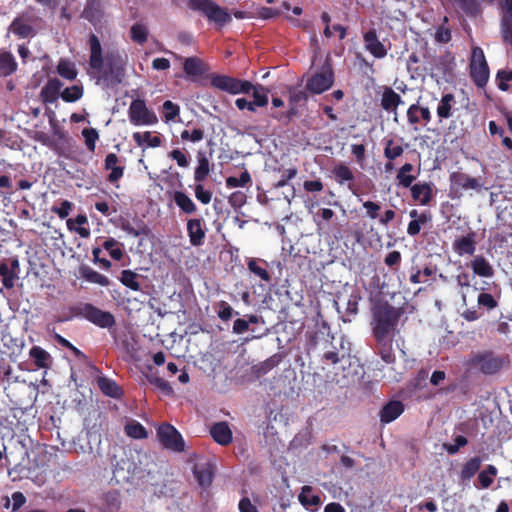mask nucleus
Listing matches in <instances>:
<instances>
[{
    "instance_id": "nucleus-3",
    "label": "nucleus",
    "mask_w": 512,
    "mask_h": 512,
    "mask_svg": "<svg viewBox=\"0 0 512 512\" xmlns=\"http://www.w3.org/2000/svg\"><path fill=\"white\" fill-rule=\"evenodd\" d=\"M69 311L71 315L64 317L61 321H69L74 317H81L99 328L108 329L112 336L116 332V319L109 311L102 310L91 303L84 302L70 306Z\"/></svg>"
},
{
    "instance_id": "nucleus-14",
    "label": "nucleus",
    "mask_w": 512,
    "mask_h": 512,
    "mask_svg": "<svg viewBox=\"0 0 512 512\" xmlns=\"http://www.w3.org/2000/svg\"><path fill=\"white\" fill-rule=\"evenodd\" d=\"M409 188L411 191V197L414 202L422 206L430 204L433 198V190L430 183L418 182L415 184H411Z\"/></svg>"
},
{
    "instance_id": "nucleus-21",
    "label": "nucleus",
    "mask_w": 512,
    "mask_h": 512,
    "mask_svg": "<svg viewBox=\"0 0 512 512\" xmlns=\"http://www.w3.org/2000/svg\"><path fill=\"white\" fill-rule=\"evenodd\" d=\"M63 84L57 79H49L45 86L41 89L40 98L43 103H54L57 101Z\"/></svg>"
},
{
    "instance_id": "nucleus-60",
    "label": "nucleus",
    "mask_w": 512,
    "mask_h": 512,
    "mask_svg": "<svg viewBox=\"0 0 512 512\" xmlns=\"http://www.w3.org/2000/svg\"><path fill=\"white\" fill-rule=\"evenodd\" d=\"M428 379V370L427 369H420L416 376L410 381V387L413 390H421L426 386V381Z\"/></svg>"
},
{
    "instance_id": "nucleus-56",
    "label": "nucleus",
    "mask_w": 512,
    "mask_h": 512,
    "mask_svg": "<svg viewBox=\"0 0 512 512\" xmlns=\"http://www.w3.org/2000/svg\"><path fill=\"white\" fill-rule=\"evenodd\" d=\"M83 96V88L79 85H73L71 87H67L61 93V98L63 101L71 103L79 100Z\"/></svg>"
},
{
    "instance_id": "nucleus-26",
    "label": "nucleus",
    "mask_w": 512,
    "mask_h": 512,
    "mask_svg": "<svg viewBox=\"0 0 512 512\" xmlns=\"http://www.w3.org/2000/svg\"><path fill=\"white\" fill-rule=\"evenodd\" d=\"M97 385L100 391L108 397L118 399L123 395L121 387L110 378L104 376L98 377Z\"/></svg>"
},
{
    "instance_id": "nucleus-34",
    "label": "nucleus",
    "mask_w": 512,
    "mask_h": 512,
    "mask_svg": "<svg viewBox=\"0 0 512 512\" xmlns=\"http://www.w3.org/2000/svg\"><path fill=\"white\" fill-rule=\"evenodd\" d=\"M18 64L11 52H0V77H8L17 70Z\"/></svg>"
},
{
    "instance_id": "nucleus-9",
    "label": "nucleus",
    "mask_w": 512,
    "mask_h": 512,
    "mask_svg": "<svg viewBox=\"0 0 512 512\" xmlns=\"http://www.w3.org/2000/svg\"><path fill=\"white\" fill-rule=\"evenodd\" d=\"M334 83V72L329 64L322 66L320 71L314 73L306 83V89L312 94H321L329 90Z\"/></svg>"
},
{
    "instance_id": "nucleus-57",
    "label": "nucleus",
    "mask_w": 512,
    "mask_h": 512,
    "mask_svg": "<svg viewBox=\"0 0 512 512\" xmlns=\"http://www.w3.org/2000/svg\"><path fill=\"white\" fill-rule=\"evenodd\" d=\"M82 136L84 137L87 149L93 153L96 148V142L99 139L98 131L95 128H84Z\"/></svg>"
},
{
    "instance_id": "nucleus-45",
    "label": "nucleus",
    "mask_w": 512,
    "mask_h": 512,
    "mask_svg": "<svg viewBox=\"0 0 512 512\" xmlns=\"http://www.w3.org/2000/svg\"><path fill=\"white\" fill-rule=\"evenodd\" d=\"M132 137L138 146H143V144L146 143L147 146L156 148L159 147L162 143L160 136H152L151 132L149 131L144 133L134 132Z\"/></svg>"
},
{
    "instance_id": "nucleus-2",
    "label": "nucleus",
    "mask_w": 512,
    "mask_h": 512,
    "mask_svg": "<svg viewBox=\"0 0 512 512\" xmlns=\"http://www.w3.org/2000/svg\"><path fill=\"white\" fill-rule=\"evenodd\" d=\"M402 310L385 303L376 305L373 309V336L375 340L382 341L391 337L398 325Z\"/></svg>"
},
{
    "instance_id": "nucleus-50",
    "label": "nucleus",
    "mask_w": 512,
    "mask_h": 512,
    "mask_svg": "<svg viewBox=\"0 0 512 512\" xmlns=\"http://www.w3.org/2000/svg\"><path fill=\"white\" fill-rule=\"evenodd\" d=\"M431 221V214L429 212H422L418 219L411 220L407 227V233L410 236H416L421 230V226Z\"/></svg>"
},
{
    "instance_id": "nucleus-39",
    "label": "nucleus",
    "mask_w": 512,
    "mask_h": 512,
    "mask_svg": "<svg viewBox=\"0 0 512 512\" xmlns=\"http://www.w3.org/2000/svg\"><path fill=\"white\" fill-rule=\"evenodd\" d=\"M10 30L20 38H27L34 35L33 27L27 23L23 17H16L10 25Z\"/></svg>"
},
{
    "instance_id": "nucleus-32",
    "label": "nucleus",
    "mask_w": 512,
    "mask_h": 512,
    "mask_svg": "<svg viewBox=\"0 0 512 512\" xmlns=\"http://www.w3.org/2000/svg\"><path fill=\"white\" fill-rule=\"evenodd\" d=\"M299 502L306 508L312 509L317 508L321 504V498L317 494H313V488L305 485L302 487L301 492L298 496Z\"/></svg>"
},
{
    "instance_id": "nucleus-5",
    "label": "nucleus",
    "mask_w": 512,
    "mask_h": 512,
    "mask_svg": "<svg viewBox=\"0 0 512 512\" xmlns=\"http://www.w3.org/2000/svg\"><path fill=\"white\" fill-rule=\"evenodd\" d=\"M188 7L203 13L210 22H214L219 27L225 26L232 20L227 9L220 7L213 0H189Z\"/></svg>"
},
{
    "instance_id": "nucleus-28",
    "label": "nucleus",
    "mask_w": 512,
    "mask_h": 512,
    "mask_svg": "<svg viewBox=\"0 0 512 512\" xmlns=\"http://www.w3.org/2000/svg\"><path fill=\"white\" fill-rule=\"evenodd\" d=\"M193 473L201 487L207 488L212 484L214 473L213 466L210 463H207L205 466L195 465L193 468Z\"/></svg>"
},
{
    "instance_id": "nucleus-23",
    "label": "nucleus",
    "mask_w": 512,
    "mask_h": 512,
    "mask_svg": "<svg viewBox=\"0 0 512 512\" xmlns=\"http://www.w3.org/2000/svg\"><path fill=\"white\" fill-rule=\"evenodd\" d=\"M332 173L336 182L340 185L344 183H348V188L354 192L353 181L355 179L353 171L344 163H339L335 165L332 169Z\"/></svg>"
},
{
    "instance_id": "nucleus-61",
    "label": "nucleus",
    "mask_w": 512,
    "mask_h": 512,
    "mask_svg": "<svg viewBox=\"0 0 512 512\" xmlns=\"http://www.w3.org/2000/svg\"><path fill=\"white\" fill-rule=\"evenodd\" d=\"M468 444V440L463 435H458L454 438L453 444H444V449L450 455H455L459 452L460 448L466 446Z\"/></svg>"
},
{
    "instance_id": "nucleus-58",
    "label": "nucleus",
    "mask_w": 512,
    "mask_h": 512,
    "mask_svg": "<svg viewBox=\"0 0 512 512\" xmlns=\"http://www.w3.org/2000/svg\"><path fill=\"white\" fill-rule=\"evenodd\" d=\"M477 304L481 308H485L488 311H491L498 307V301L495 297L486 292H481L477 297Z\"/></svg>"
},
{
    "instance_id": "nucleus-44",
    "label": "nucleus",
    "mask_w": 512,
    "mask_h": 512,
    "mask_svg": "<svg viewBox=\"0 0 512 512\" xmlns=\"http://www.w3.org/2000/svg\"><path fill=\"white\" fill-rule=\"evenodd\" d=\"M253 100L250 101L252 106L256 109L257 107H266L269 102L268 98V88L263 85H254V88L251 89Z\"/></svg>"
},
{
    "instance_id": "nucleus-25",
    "label": "nucleus",
    "mask_w": 512,
    "mask_h": 512,
    "mask_svg": "<svg viewBox=\"0 0 512 512\" xmlns=\"http://www.w3.org/2000/svg\"><path fill=\"white\" fill-rule=\"evenodd\" d=\"M469 68L470 77L474 84L479 88H483L489 79V67L487 62L476 65H469Z\"/></svg>"
},
{
    "instance_id": "nucleus-11",
    "label": "nucleus",
    "mask_w": 512,
    "mask_h": 512,
    "mask_svg": "<svg viewBox=\"0 0 512 512\" xmlns=\"http://www.w3.org/2000/svg\"><path fill=\"white\" fill-rule=\"evenodd\" d=\"M500 32L505 44H512V0L501 2Z\"/></svg>"
},
{
    "instance_id": "nucleus-24",
    "label": "nucleus",
    "mask_w": 512,
    "mask_h": 512,
    "mask_svg": "<svg viewBox=\"0 0 512 512\" xmlns=\"http://www.w3.org/2000/svg\"><path fill=\"white\" fill-rule=\"evenodd\" d=\"M79 273L81 277L87 282L98 284L103 287H108L110 285V280L108 277L95 271L88 265H81L79 268Z\"/></svg>"
},
{
    "instance_id": "nucleus-42",
    "label": "nucleus",
    "mask_w": 512,
    "mask_h": 512,
    "mask_svg": "<svg viewBox=\"0 0 512 512\" xmlns=\"http://www.w3.org/2000/svg\"><path fill=\"white\" fill-rule=\"evenodd\" d=\"M198 165L194 172V179L196 182L204 181L210 173V163L206 155L199 151L197 154Z\"/></svg>"
},
{
    "instance_id": "nucleus-4",
    "label": "nucleus",
    "mask_w": 512,
    "mask_h": 512,
    "mask_svg": "<svg viewBox=\"0 0 512 512\" xmlns=\"http://www.w3.org/2000/svg\"><path fill=\"white\" fill-rule=\"evenodd\" d=\"M468 365L486 376L500 373L510 365L507 354H497L492 350L478 351L472 355Z\"/></svg>"
},
{
    "instance_id": "nucleus-47",
    "label": "nucleus",
    "mask_w": 512,
    "mask_h": 512,
    "mask_svg": "<svg viewBox=\"0 0 512 512\" xmlns=\"http://www.w3.org/2000/svg\"><path fill=\"white\" fill-rule=\"evenodd\" d=\"M119 280L124 286L130 288L133 291L141 290L140 283L138 282V274L132 270H123Z\"/></svg>"
},
{
    "instance_id": "nucleus-18",
    "label": "nucleus",
    "mask_w": 512,
    "mask_h": 512,
    "mask_svg": "<svg viewBox=\"0 0 512 512\" xmlns=\"http://www.w3.org/2000/svg\"><path fill=\"white\" fill-rule=\"evenodd\" d=\"M210 435L217 444L222 446L230 444L233 438L232 431L225 421L214 423L210 428Z\"/></svg>"
},
{
    "instance_id": "nucleus-22",
    "label": "nucleus",
    "mask_w": 512,
    "mask_h": 512,
    "mask_svg": "<svg viewBox=\"0 0 512 512\" xmlns=\"http://www.w3.org/2000/svg\"><path fill=\"white\" fill-rule=\"evenodd\" d=\"M401 96L396 93L391 87H384L380 105L383 110L387 112L396 113L399 105L403 104Z\"/></svg>"
},
{
    "instance_id": "nucleus-37",
    "label": "nucleus",
    "mask_w": 512,
    "mask_h": 512,
    "mask_svg": "<svg viewBox=\"0 0 512 512\" xmlns=\"http://www.w3.org/2000/svg\"><path fill=\"white\" fill-rule=\"evenodd\" d=\"M173 200L179 209L185 214H194L197 211L196 204L182 191H175Z\"/></svg>"
},
{
    "instance_id": "nucleus-43",
    "label": "nucleus",
    "mask_w": 512,
    "mask_h": 512,
    "mask_svg": "<svg viewBox=\"0 0 512 512\" xmlns=\"http://www.w3.org/2000/svg\"><path fill=\"white\" fill-rule=\"evenodd\" d=\"M453 2L468 16L475 18L482 13L478 0H453Z\"/></svg>"
},
{
    "instance_id": "nucleus-63",
    "label": "nucleus",
    "mask_w": 512,
    "mask_h": 512,
    "mask_svg": "<svg viewBox=\"0 0 512 512\" xmlns=\"http://www.w3.org/2000/svg\"><path fill=\"white\" fill-rule=\"evenodd\" d=\"M362 206L366 210V217H368L371 220L379 219V212L381 210V206L378 202L368 200L363 202Z\"/></svg>"
},
{
    "instance_id": "nucleus-15",
    "label": "nucleus",
    "mask_w": 512,
    "mask_h": 512,
    "mask_svg": "<svg viewBox=\"0 0 512 512\" xmlns=\"http://www.w3.org/2000/svg\"><path fill=\"white\" fill-rule=\"evenodd\" d=\"M365 48L375 58L381 59L387 55V49L382 42L379 41L375 29H370L363 35Z\"/></svg>"
},
{
    "instance_id": "nucleus-48",
    "label": "nucleus",
    "mask_w": 512,
    "mask_h": 512,
    "mask_svg": "<svg viewBox=\"0 0 512 512\" xmlns=\"http://www.w3.org/2000/svg\"><path fill=\"white\" fill-rule=\"evenodd\" d=\"M58 74L67 79L74 80L77 77V71L74 63L66 59H61L57 65Z\"/></svg>"
},
{
    "instance_id": "nucleus-6",
    "label": "nucleus",
    "mask_w": 512,
    "mask_h": 512,
    "mask_svg": "<svg viewBox=\"0 0 512 512\" xmlns=\"http://www.w3.org/2000/svg\"><path fill=\"white\" fill-rule=\"evenodd\" d=\"M211 84L213 87L233 95L249 94L251 89L254 88V84L248 80H241L227 75L213 76Z\"/></svg>"
},
{
    "instance_id": "nucleus-13",
    "label": "nucleus",
    "mask_w": 512,
    "mask_h": 512,
    "mask_svg": "<svg viewBox=\"0 0 512 512\" xmlns=\"http://www.w3.org/2000/svg\"><path fill=\"white\" fill-rule=\"evenodd\" d=\"M451 189L454 188L462 190H477L481 189V184L478 179L469 176L466 173L457 171L450 175Z\"/></svg>"
},
{
    "instance_id": "nucleus-54",
    "label": "nucleus",
    "mask_w": 512,
    "mask_h": 512,
    "mask_svg": "<svg viewBox=\"0 0 512 512\" xmlns=\"http://www.w3.org/2000/svg\"><path fill=\"white\" fill-rule=\"evenodd\" d=\"M163 118L166 123L174 121L180 114L179 105L170 100H166L162 105Z\"/></svg>"
},
{
    "instance_id": "nucleus-8",
    "label": "nucleus",
    "mask_w": 512,
    "mask_h": 512,
    "mask_svg": "<svg viewBox=\"0 0 512 512\" xmlns=\"http://www.w3.org/2000/svg\"><path fill=\"white\" fill-rule=\"evenodd\" d=\"M157 438L166 449L175 452H183L185 449V441L182 435L169 423H163L157 428Z\"/></svg>"
},
{
    "instance_id": "nucleus-62",
    "label": "nucleus",
    "mask_w": 512,
    "mask_h": 512,
    "mask_svg": "<svg viewBox=\"0 0 512 512\" xmlns=\"http://www.w3.org/2000/svg\"><path fill=\"white\" fill-rule=\"evenodd\" d=\"M181 139L183 141H191L193 143L200 142L204 139V130L201 128H194L193 130H183L181 132Z\"/></svg>"
},
{
    "instance_id": "nucleus-41",
    "label": "nucleus",
    "mask_w": 512,
    "mask_h": 512,
    "mask_svg": "<svg viewBox=\"0 0 512 512\" xmlns=\"http://www.w3.org/2000/svg\"><path fill=\"white\" fill-rule=\"evenodd\" d=\"M101 16L102 11L100 1L88 0L82 12V17L91 23H95L96 21L100 20Z\"/></svg>"
},
{
    "instance_id": "nucleus-59",
    "label": "nucleus",
    "mask_w": 512,
    "mask_h": 512,
    "mask_svg": "<svg viewBox=\"0 0 512 512\" xmlns=\"http://www.w3.org/2000/svg\"><path fill=\"white\" fill-rule=\"evenodd\" d=\"M217 306V315L222 321L230 320L234 314L238 315V312L234 311L226 301H219Z\"/></svg>"
},
{
    "instance_id": "nucleus-52",
    "label": "nucleus",
    "mask_w": 512,
    "mask_h": 512,
    "mask_svg": "<svg viewBox=\"0 0 512 512\" xmlns=\"http://www.w3.org/2000/svg\"><path fill=\"white\" fill-rule=\"evenodd\" d=\"M497 475V468L494 465H488L485 470L478 475V482L482 489L489 488L493 483V477Z\"/></svg>"
},
{
    "instance_id": "nucleus-30",
    "label": "nucleus",
    "mask_w": 512,
    "mask_h": 512,
    "mask_svg": "<svg viewBox=\"0 0 512 512\" xmlns=\"http://www.w3.org/2000/svg\"><path fill=\"white\" fill-rule=\"evenodd\" d=\"M121 507V494L118 490H110L103 495V512H120Z\"/></svg>"
},
{
    "instance_id": "nucleus-16",
    "label": "nucleus",
    "mask_w": 512,
    "mask_h": 512,
    "mask_svg": "<svg viewBox=\"0 0 512 512\" xmlns=\"http://www.w3.org/2000/svg\"><path fill=\"white\" fill-rule=\"evenodd\" d=\"M384 157L388 160L385 163V170L390 171L394 168L393 161L401 157L404 153V148L401 143H398L392 138L384 139Z\"/></svg>"
},
{
    "instance_id": "nucleus-10",
    "label": "nucleus",
    "mask_w": 512,
    "mask_h": 512,
    "mask_svg": "<svg viewBox=\"0 0 512 512\" xmlns=\"http://www.w3.org/2000/svg\"><path fill=\"white\" fill-rule=\"evenodd\" d=\"M20 262L17 257L0 261V280L5 289L11 290L19 280Z\"/></svg>"
},
{
    "instance_id": "nucleus-53",
    "label": "nucleus",
    "mask_w": 512,
    "mask_h": 512,
    "mask_svg": "<svg viewBox=\"0 0 512 512\" xmlns=\"http://www.w3.org/2000/svg\"><path fill=\"white\" fill-rule=\"evenodd\" d=\"M103 248L109 253L110 257L119 261L123 257V250L119 247V243L114 238H108L103 243Z\"/></svg>"
},
{
    "instance_id": "nucleus-51",
    "label": "nucleus",
    "mask_w": 512,
    "mask_h": 512,
    "mask_svg": "<svg viewBox=\"0 0 512 512\" xmlns=\"http://www.w3.org/2000/svg\"><path fill=\"white\" fill-rule=\"evenodd\" d=\"M148 29L142 23H135L130 29V37L137 44H144L148 39Z\"/></svg>"
},
{
    "instance_id": "nucleus-7",
    "label": "nucleus",
    "mask_w": 512,
    "mask_h": 512,
    "mask_svg": "<svg viewBox=\"0 0 512 512\" xmlns=\"http://www.w3.org/2000/svg\"><path fill=\"white\" fill-rule=\"evenodd\" d=\"M128 117L131 124L135 126L155 125L158 123V117L154 111L150 110L143 99H134L128 109Z\"/></svg>"
},
{
    "instance_id": "nucleus-29",
    "label": "nucleus",
    "mask_w": 512,
    "mask_h": 512,
    "mask_svg": "<svg viewBox=\"0 0 512 512\" xmlns=\"http://www.w3.org/2000/svg\"><path fill=\"white\" fill-rule=\"evenodd\" d=\"M147 381L156 386L158 389H160L165 395H172L173 389L171 385L164 380L163 378L158 376L157 371L154 370L153 366L148 365L147 366V372L144 373Z\"/></svg>"
},
{
    "instance_id": "nucleus-46",
    "label": "nucleus",
    "mask_w": 512,
    "mask_h": 512,
    "mask_svg": "<svg viewBox=\"0 0 512 512\" xmlns=\"http://www.w3.org/2000/svg\"><path fill=\"white\" fill-rule=\"evenodd\" d=\"M88 219L85 214H79L75 219L67 220V227L69 230H75L82 238H88L90 236V230L85 227H81L86 224Z\"/></svg>"
},
{
    "instance_id": "nucleus-33",
    "label": "nucleus",
    "mask_w": 512,
    "mask_h": 512,
    "mask_svg": "<svg viewBox=\"0 0 512 512\" xmlns=\"http://www.w3.org/2000/svg\"><path fill=\"white\" fill-rule=\"evenodd\" d=\"M267 262L262 259H250L247 263L249 271L264 282L271 281V275L267 270Z\"/></svg>"
},
{
    "instance_id": "nucleus-38",
    "label": "nucleus",
    "mask_w": 512,
    "mask_h": 512,
    "mask_svg": "<svg viewBox=\"0 0 512 512\" xmlns=\"http://www.w3.org/2000/svg\"><path fill=\"white\" fill-rule=\"evenodd\" d=\"M414 169V166L411 163H405L402 165L396 175V180L398 185L403 188H408L413 184L416 180V175L410 174Z\"/></svg>"
},
{
    "instance_id": "nucleus-20",
    "label": "nucleus",
    "mask_w": 512,
    "mask_h": 512,
    "mask_svg": "<svg viewBox=\"0 0 512 512\" xmlns=\"http://www.w3.org/2000/svg\"><path fill=\"white\" fill-rule=\"evenodd\" d=\"M475 233L470 232L453 242V250L460 256L473 255L476 249Z\"/></svg>"
},
{
    "instance_id": "nucleus-36",
    "label": "nucleus",
    "mask_w": 512,
    "mask_h": 512,
    "mask_svg": "<svg viewBox=\"0 0 512 512\" xmlns=\"http://www.w3.org/2000/svg\"><path fill=\"white\" fill-rule=\"evenodd\" d=\"M471 268L474 274L481 277H492L494 275L492 265L481 255L474 257L471 261Z\"/></svg>"
},
{
    "instance_id": "nucleus-31",
    "label": "nucleus",
    "mask_w": 512,
    "mask_h": 512,
    "mask_svg": "<svg viewBox=\"0 0 512 512\" xmlns=\"http://www.w3.org/2000/svg\"><path fill=\"white\" fill-rule=\"evenodd\" d=\"M455 103V96L452 93H446L442 95L437 106V115L440 120L452 117V110Z\"/></svg>"
},
{
    "instance_id": "nucleus-49",
    "label": "nucleus",
    "mask_w": 512,
    "mask_h": 512,
    "mask_svg": "<svg viewBox=\"0 0 512 512\" xmlns=\"http://www.w3.org/2000/svg\"><path fill=\"white\" fill-rule=\"evenodd\" d=\"M125 433L134 439H145L148 437V432L145 427L137 421L127 423L125 425Z\"/></svg>"
},
{
    "instance_id": "nucleus-12",
    "label": "nucleus",
    "mask_w": 512,
    "mask_h": 512,
    "mask_svg": "<svg viewBox=\"0 0 512 512\" xmlns=\"http://www.w3.org/2000/svg\"><path fill=\"white\" fill-rule=\"evenodd\" d=\"M187 233L192 246L199 247L205 242L206 228L203 219L192 218L187 221Z\"/></svg>"
},
{
    "instance_id": "nucleus-19",
    "label": "nucleus",
    "mask_w": 512,
    "mask_h": 512,
    "mask_svg": "<svg viewBox=\"0 0 512 512\" xmlns=\"http://www.w3.org/2000/svg\"><path fill=\"white\" fill-rule=\"evenodd\" d=\"M183 70L188 77L198 78L208 71V66L199 57L192 56L185 59Z\"/></svg>"
},
{
    "instance_id": "nucleus-35",
    "label": "nucleus",
    "mask_w": 512,
    "mask_h": 512,
    "mask_svg": "<svg viewBox=\"0 0 512 512\" xmlns=\"http://www.w3.org/2000/svg\"><path fill=\"white\" fill-rule=\"evenodd\" d=\"M377 353L381 359L387 364H393L396 361L395 354L392 348V338H384L382 341L376 340Z\"/></svg>"
},
{
    "instance_id": "nucleus-64",
    "label": "nucleus",
    "mask_w": 512,
    "mask_h": 512,
    "mask_svg": "<svg viewBox=\"0 0 512 512\" xmlns=\"http://www.w3.org/2000/svg\"><path fill=\"white\" fill-rule=\"evenodd\" d=\"M247 202V196L243 191H235L228 197V203L234 209L242 208Z\"/></svg>"
},
{
    "instance_id": "nucleus-40",
    "label": "nucleus",
    "mask_w": 512,
    "mask_h": 512,
    "mask_svg": "<svg viewBox=\"0 0 512 512\" xmlns=\"http://www.w3.org/2000/svg\"><path fill=\"white\" fill-rule=\"evenodd\" d=\"M482 460L479 456H474L467 460L462 466L460 478L463 481L470 480L479 471Z\"/></svg>"
},
{
    "instance_id": "nucleus-55",
    "label": "nucleus",
    "mask_w": 512,
    "mask_h": 512,
    "mask_svg": "<svg viewBox=\"0 0 512 512\" xmlns=\"http://www.w3.org/2000/svg\"><path fill=\"white\" fill-rule=\"evenodd\" d=\"M252 182L250 173L245 170L240 177L230 176L226 178V186L228 188L245 187Z\"/></svg>"
},
{
    "instance_id": "nucleus-1",
    "label": "nucleus",
    "mask_w": 512,
    "mask_h": 512,
    "mask_svg": "<svg viewBox=\"0 0 512 512\" xmlns=\"http://www.w3.org/2000/svg\"><path fill=\"white\" fill-rule=\"evenodd\" d=\"M88 44L90 68L99 73V79L107 86L120 84L125 75L126 56H123L117 49L108 50L103 55L101 42L93 33L89 36Z\"/></svg>"
},
{
    "instance_id": "nucleus-17",
    "label": "nucleus",
    "mask_w": 512,
    "mask_h": 512,
    "mask_svg": "<svg viewBox=\"0 0 512 512\" xmlns=\"http://www.w3.org/2000/svg\"><path fill=\"white\" fill-rule=\"evenodd\" d=\"M404 404L399 400L387 402L380 410L379 416L382 423L388 424L396 420L404 412Z\"/></svg>"
},
{
    "instance_id": "nucleus-27",
    "label": "nucleus",
    "mask_w": 512,
    "mask_h": 512,
    "mask_svg": "<svg viewBox=\"0 0 512 512\" xmlns=\"http://www.w3.org/2000/svg\"><path fill=\"white\" fill-rule=\"evenodd\" d=\"M29 356L35 366L41 369L50 368L53 362L51 355L40 346H33L29 351Z\"/></svg>"
}]
</instances>
